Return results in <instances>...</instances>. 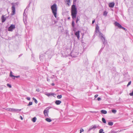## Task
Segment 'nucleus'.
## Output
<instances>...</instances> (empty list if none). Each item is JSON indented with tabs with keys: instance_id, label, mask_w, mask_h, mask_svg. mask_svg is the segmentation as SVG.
I'll return each instance as SVG.
<instances>
[{
	"instance_id": "30",
	"label": "nucleus",
	"mask_w": 133,
	"mask_h": 133,
	"mask_svg": "<svg viewBox=\"0 0 133 133\" xmlns=\"http://www.w3.org/2000/svg\"><path fill=\"white\" fill-rule=\"evenodd\" d=\"M12 72L11 71L10 72V76L11 77H15V76H14V75H12Z\"/></svg>"
},
{
	"instance_id": "39",
	"label": "nucleus",
	"mask_w": 133,
	"mask_h": 133,
	"mask_svg": "<svg viewBox=\"0 0 133 133\" xmlns=\"http://www.w3.org/2000/svg\"><path fill=\"white\" fill-rule=\"evenodd\" d=\"M98 96V95L97 94H96L95 96V98H97Z\"/></svg>"
},
{
	"instance_id": "51",
	"label": "nucleus",
	"mask_w": 133,
	"mask_h": 133,
	"mask_svg": "<svg viewBox=\"0 0 133 133\" xmlns=\"http://www.w3.org/2000/svg\"><path fill=\"white\" fill-rule=\"evenodd\" d=\"M48 52V51H47V52Z\"/></svg>"
},
{
	"instance_id": "22",
	"label": "nucleus",
	"mask_w": 133,
	"mask_h": 133,
	"mask_svg": "<svg viewBox=\"0 0 133 133\" xmlns=\"http://www.w3.org/2000/svg\"><path fill=\"white\" fill-rule=\"evenodd\" d=\"M102 121L104 123H106V121L104 118H102Z\"/></svg>"
},
{
	"instance_id": "11",
	"label": "nucleus",
	"mask_w": 133,
	"mask_h": 133,
	"mask_svg": "<svg viewBox=\"0 0 133 133\" xmlns=\"http://www.w3.org/2000/svg\"><path fill=\"white\" fill-rule=\"evenodd\" d=\"M115 5V3L114 2L111 3L109 4V6L110 7L113 8Z\"/></svg>"
},
{
	"instance_id": "41",
	"label": "nucleus",
	"mask_w": 133,
	"mask_h": 133,
	"mask_svg": "<svg viewBox=\"0 0 133 133\" xmlns=\"http://www.w3.org/2000/svg\"><path fill=\"white\" fill-rule=\"evenodd\" d=\"M19 77H20V76H15V77H16V78H18Z\"/></svg>"
},
{
	"instance_id": "32",
	"label": "nucleus",
	"mask_w": 133,
	"mask_h": 133,
	"mask_svg": "<svg viewBox=\"0 0 133 133\" xmlns=\"http://www.w3.org/2000/svg\"><path fill=\"white\" fill-rule=\"evenodd\" d=\"M32 104V102H30L28 104V105H31Z\"/></svg>"
},
{
	"instance_id": "23",
	"label": "nucleus",
	"mask_w": 133,
	"mask_h": 133,
	"mask_svg": "<svg viewBox=\"0 0 133 133\" xmlns=\"http://www.w3.org/2000/svg\"><path fill=\"white\" fill-rule=\"evenodd\" d=\"M108 124L109 125L112 126L113 124V123L112 122H109L108 123Z\"/></svg>"
},
{
	"instance_id": "18",
	"label": "nucleus",
	"mask_w": 133,
	"mask_h": 133,
	"mask_svg": "<svg viewBox=\"0 0 133 133\" xmlns=\"http://www.w3.org/2000/svg\"><path fill=\"white\" fill-rule=\"evenodd\" d=\"M14 112H19L21 110V109H14Z\"/></svg>"
},
{
	"instance_id": "24",
	"label": "nucleus",
	"mask_w": 133,
	"mask_h": 133,
	"mask_svg": "<svg viewBox=\"0 0 133 133\" xmlns=\"http://www.w3.org/2000/svg\"><path fill=\"white\" fill-rule=\"evenodd\" d=\"M32 99L36 103H37V101L36 99L34 97H33L32 98Z\"/></svg>"
},
{
	"instance_id": "46",
	"label": "nucleus",
	"mask_w": 133,
	"mask_h": 133,
	"mask_svg": "<svg viewBox=\"0 0 133 133\" xmlns=\"http://www.w3.org/2000/svg\"><path fill=\"white\" fill-rule=\"evenodd\" d=\"M51 85H52V86H54V85H55V84H54V83H52L51 84Z\"/></svg>"
},
{
	"instance_id": "42",
	"label": "nucleus",
	"mask_w": 133,
	"mask_h": 133,
	"mask_svg": "<svg viewBox=\"0 0 133 133\" xmlns=\"http://www.w3.org/2000/svg\"><path fill=\"white\" fill-rule=\"evenodd\" d=\"M20 118H21V120H23V117H22L21 116H20Z\"/></svg>"
},
{
	"instance_id": "12",
	"label": "nucleus",
	"mask_w": 133,
	"mask_h": 133,
	"mask_svg": "<svg viewBox=\"0 0 133 133\" xmlns=\"http://www.w3.org/2000/svg\"><path fill=\"white\" fill-rule=\"evenodd\" d=\"M45 94L47 96H48L49 97L51 95L53 96V95H54V94L51 93H49Z\"/></svg>"
},
{
	"instance_id": "50",
	"label": "nucleus",
	"mask_w": 133,
	"mask_h": 133,
	"mask_svg": "<svg viewBox=\"0 0 133 133\" xmlns=\"http://www.w3.org/2000/svg\"><path fill=\"white\" fill-rule=\"evenodd\" d=\"M34 56V55H33V54H32V57H33V56Z\"/></svg>"
},
{
	"instance_id": "16",
	"label": "nucleus",
	"mask_w": 133,
	"mask_h": 133,
	"mask_svg": "<svg viewBox=\"0 0 133 133\" xmlns=\"http://www.w3.org/2000/svg\"><path fill=\"white\" fill-rule=\"evenodd\" d=\"M45 120L48 122H50L52 121L51 119L49 118H47L45 119Z\"/></svg>"
},
{
	"instance_id": "29",
	"label": "nucleus",
	"mask_w": 133,
	"mask_h": 133,
	"mask_svg": "<svg viewBox=\"0 0 133 133\" xmlns=\"http://www.w3.org/2000/svg\"><path fill=\"white\" fill-rule=\"evenodd\" d=\"M107 12L106 11H104L103 13V15L104 16H106L107 15Z\"/></svg>"
},
{
	"instance_id": "10",
	"label": "nucleus",
	"mask_w": 133,
	"mask_h": 133,
	"mask_svg": "<svg viewBox=\"0 0 133 133\" xmlns=\"http://www.w3.org/2000/svg\"><path fill=\"white\" fill-rule=\"evenodd\" d=\"M75 35L78 38V39H79V31L76 32L75 33Z\"/></svg>"
},
{
	"instance_id": "5",
	"label": "nucleus",
	"mask_w": 133,
	"mask_h": 133,
	"mask_svg": "<svg viewBox=\"0 0 133 133\" xmlns=\"http://www.w3.org/2000/svg\"><path fill=\"white\" fill-rule=\"evenodd\" d=\"M12 5H13L12 6V7L11 9L12 10V15H14L15 14V6L14 5V3H12L11 4Z\"/></svg>"
},
{
	"instance_id": "36",
	"label": "nucleus",
	"mask_w": 133,
	"mask_h": 133,
	"mask_svg": "<svg viewBox=\"0 0 133 133\" xmlns=\"http://www.w3.org/2000/svg\"><path fill=\"white\" fill-rule=\"evenodd\" d=\"M97 100L98 101H100L101 100V99L100 98V97H98L97 99Z\"/></svg>"
},
{
	"instance_id": "45",
	"label": "nucleus",
	"mask_w": 133,
	"mask_h": 133,
	"mask_svg": "<svg viewBox=\"0 0 133 133\" xmlns=\"http://www.w3.org/2000/svg\"><path fill=\"white\" fill-rule=\"evenodd\" d=\"M95 20H93L92 21V24L94 23L95 22Z\"/></svg>"
},
{
	"instance_id": "7",
	"label": "nucleus",
	"mask_w": 133,
	"mask_h": 133,
	"mask_svg": "<svg viewBox=\"0 0 133 133\" xmlns=\"http://www.w3.org/2000/svg\"><path fill=\"white\" fill-rule=\"evenodd\" d=\"M71 56L72 57H77L78 54V53L77 52L75 53L72 52L71 53Z\"/></svg>"
},
{
	"instance_id": "35",
	"label": "nucleus",
	"mask_w": 133,
	"mask_h": 133,
	"mask_svg": "<svg viewBox=\"0 0 133 133\" xmlns=\"http://www.w3.org/2000/svg\"><path fill=\"white\" fill-rule=\"evenodd\" d=\"M131 81L129 82L128 83V84H127V86H128L129 85L131 84Z\"/></svg>"
},
{
	"instance_id": "49",
	"label": "nucleus",
	"mask_w": 133,
	"mask_h": 133,
	"mask_svg": "<svg viewBox=\"0 0 133 133\" xmlns=\"http://www.w3.org/2000/svg\"><path fill=\"white\" fill-rule=\"evenodd\" d=\"M70 17H68V19H70Z\"/></svg>"
},
{
	"instance_id": "3",
	"label": "nucleus",
	"mask_w": 133,
	"mask_h": 133,
	"mask_svg": "<svg viewBox=\"0 0 133 133\" xmlns=\"http://www.w3.org/2000/svg\"><path fill=\"white\" fill-rule=\"evenodd\" d=\"M61 52L62 54L64 57L70 55L71 53V50L69 49L64 50V51H62Z\"/></svg>"
},
{
	"instance_id": "15",
	"label": "nucleus",
	"mask_w": 133,
	"mask_h": 133,
	"mask_svg": "<svg viewBox=\"0 0 133 133\" xmlns=\"http://www.w3.org/2000/svg\"><path fill=\"white\" fill-rule=\"evenodd\" d=\"M61 103V102L59 100H57L55 101V103L57 105H59Z\"/></svg>"
},
{
	"instance_id": "1",
	"label": "nucleus",
	"mask_w": 133,
	"mask_h": 133,
	"mask_svg": "<svg viewBox=\"0 0 133 133\" xmlns=\"http://www.w3.org/2000/svg\"><path fill=\"white\" fill-rule=\"evenodd\" d=\"M77 12V9L75 5L74 4L72 5L71 7V13L72 18L73 20L72 21V25L73 27L75 25V22L73 20L75 19L76 17Z\"/></svg>"
},
{
	"instance_id": "38",
	"label": "nucleus",
	"mask_w": 133,
	"mask_h": 133,
	"mask_svg": "<svg viewBox=\"0 0 133 133\" xmlns=\"http://www.w3.org/2000/svg\"><path fill=\"white\" fill-rule=\"evenodd\" d=\"M26 99L28 100H30V98L29 97H27L26 98Z\"/></svg>"
},
{
	"instance_id": "43",
	"label": "nucleus",
	"mask_w": 133,
	"mask_h": 133,
	"mask_svg": "<svg viewBox=\"0 0 133 133\" xmlns=\"http://www.w3.org/2000/svg\"><path fill=\"white\" fill-rule=\"evenodd\" d=\"M96 126H95H95H94L93 127H92V128H95H95H96Z\"/></svg>"
},
{
	"instance_id": "48",
	"label": "nucleus",
	"mask_w": 133,
	"mask_h": 133,
	"mask_svg": "<svg viewBox=\"0 0 133 133\" xmlns=\"http://www.w3.org/2000/svg\"><path fill=\"white\" fill-rule=\"evenodd\" d=\"M47 81H50V80H49V79H47Z\"/></svg>"
},
{
	"instance_id": "34",
	"label": "nucleus",
	"mask_w": 133,
	"mask_h": 133,
	"mask_svg": "<svg viewBox=\"0 0 133 133\" xmlns=\"http://www.w3.org/2000/svg\"><path fill=\"white\" fill-rule=\"evenodd\" d=\"M129 95L130 96H133V90L132 91V92L130 93L129 94Z\"/></svg>"
},
{
	"instance_id": "33",
	"label": "nucleus",
	"mask_w": 133,
	"mask_h": 133,
	"mask_svg": "<svg viewBox=\"0 0 133 133\" xmlns=\"http://www.w3.org/2000/svg\"><path fill=\"white\" fill-rule=\"evenodd\" d=\"M84 131V130L83 129H81L80 130V133H81V132H83Z\"/></svg>"
},
{
	"instance_id": "27",
	"label": "nucleus",
	"mask_w": 133,
	"mask_h": 133,
	"mask_svg": "<svg viewBox=\"0 0 133 133\" xmlns=\"http://www.w3.org/2000/svg\"><path fill=\"white\" fill-rule=\"evenodd\" d=\"M57 97L58 98L60 99L62 97V96L61 95H58L57 96Z\"/></svg>"
},
{
	"instance_id": "26",
	"label": "nucleus",
	"mask_w": 133,
	"mask_h": 133,
	"mask_svg": "<svg viewBox=\"0 0 133 133\" xmlns=\"http://www.w3.org/2000/svg\"><path fill=\"white\" fill-rule=\"evenodd\" d=\"M79 20V18H78V17H77L76 18V23H77L78 22Z\"/></svg>"
},
{
	"instance_id": "47",
	"label": "nucleus",
	"mask_w": 133,
	"mask_h": 133,
	"mask_svg": "<svg viewBox=\"0 0 133 133\" xmlns=\"http://www.w3.org/2000/svg\"><path fill=\"white\" fill-rule=\"evenodd\" d=\"M39 58L40 59V60L41 59V55H39Z\"/></svg>"
},
{
	"instance_id": "19",
	"label": "nucleus",
	"mask_w": 133,
	"mask_h": 133,
	"mask_svg": "<svg viewBox=\"0 0 133 133\" xmlns=\"http://www.w3.org/2000/svg\"><path fill=\"white\" fill-rule=\"evenodd\" d=\"M36 119H37L36 118V117H33L32 118V121L33 122H36Z\"/></svg>"
},
{
	"instance_id": "37",
	"label": "nucleus",
	"mask_w": 133,
	"mask_h": 133,
	"mask_svg": "<svg viewBox=\"0 0 133 133\" xmlns=\"http://www.w3.org/2000/svg\"><path fill=\"white\" fill-rule=\"evenodd\" d=\"M25 10L24 11V13H23V16H25L26 15V13H25Z\"/></svg>"
},
{
	"instance_id": "31",
	"label": "nucleus",
	"mask_w": 133,
	"mask_h": 133,
	"mask_svg": "<svg viewBox=\"0 0 133 133\" xmlns=\"http://www.w3.org/2000/svg\"><path fill=\"white\" fill-rule=\"evenodd\" d=\"M7 85L8 87L10 88H11V85L9 84H7Z\"/></svg>"
},
{
	"instance_id": "9",
	"label": "nucleus",
	"mask_w": 133,
	"mask_h": 133,
	"mask_svg": "<svg viewBox=\"0 0 133 133\" xmlns=\"http://www.w3.org/2000/svg\"><path fill=\"white\" fill-rule=\"evenodd\" d=\"M49 111L48 110H45L43 112L44 114L45 117H48V113Z\"/></svg>"
},
{
	"instance_id": "8",
	"label": "nucleus",
	"mask_w": 133,
	"mask_h": 133,
	"mask_svg": "<svg viewBox=\"0 0 133 133\" xmlns=\"http://www.w3.org/2000/svg\"><path fill=\"white\" fill-rule=\"evenodd\" d=\"M114 24L115 26H117L119 29H121L122 26L121 24L116 22Z\"/></svg>"
},
{
	"instance_id": "20",
	"label": "nucleus",
	"mask_w": 133,
	"mask_h": 133,
	"mask_svg": "<svg viewBox=\"0 0 133 133\" xmlns=\"http://www.w3.org/2000/svg\"><path fill=\"white\" fill-rule=\"evenodd\" d=\"M70 0H66L65 1V2H67V4L69 6L70 5L69 3L70 2Z\"/></svg>"
},
{
	"instance_id": "13",
	"label": "nucleus",
	"mask_w": 133,
	"mask_h": 133,
	"mask_svg": "<svg viewBox=\"0 0 133 133\" xmlns=\"http://www.w3.org/2000/svg\"><path fill=\"white\" fill-rule=\"evenodd\" d=\"M2 22H4L5 20H6V18H5L4 17V15H2Z\"/></svg>"
},
{
	"instance_id": "4",
	"label": "nucleus",
	"mask_w": 133,
	"mask_h": 133,
	"mask_svg": "<svg viewBox=\"0 0 133 133\" xmlns=\"http://www.w3.org/2000/svg\"><path fill=\"white\" fill-rule=\"evenodd\" d=\"M99 35L100 37V38L101 39L103 42V44L105 45L107 43V41L105 40V37L103 34L101 32H99Z\"/></svg>"
},
{
	"instance_id": "28",
	"label": "nucleus",
	"mask_w": 133,
	"mask_h": 133,
	"mask_svg": "<svg viewBox=\"0 0 133 133\" xmlns=\"http://www.w3.org/2000/svg\"><path fill=\"white\" fill-rule=\"evenodd\" d=\"M111 111L114 114L117 111L116 110H112Z\"/></svg>"
},
{
	"instance_id": "17",
	"label": "nucleus",
	"mask_w": 133,
	"mask_h": 133,
	"mask_svg": "<svg viewBox=\"0 0 133 133\" xmlns=\"http://www.w3.org/2000/svg\"><path fill=\"white\" fill-rule=\"evenodd\" d=\"M101 113L102 114H105L107 113V111L106 110H102L101 111Z\"/></svg>"
},
{
	"instance_id": "40",
	"label": "nucleus",
	"mask_w": 133,
	"mask_h": 133,
	"mask_svg": "<svg viewBox=\"0 0 133 133\" xmlns=\"http://www.w3.org/2000/svg\"><path fill=\"white\" fill-rule=\"evenodd\" d=\"M121 29H122L124 30H125V29L123 27H122H122L121 28Z\"/></svg>"
},
{
	"instance_id": "44",
	"label": "nucleus",
	"mask_w": 133,
	"mask_h": 133,
	"mask_svg": "<svg viewBox=\"0 0 133 133\" xmlns=\"http://www.w3.org/2000/svg\"><path fill=\"white\" fill-rule=\"evenodd\" d=\"M36 91H39V89H37L36 90Z\"/></svg>"
},
{
	"instance_id": "14",
	"label": "nucleus",
	"mask_w": 133,
	"mask_h": 133,
	"mask_svg": "<svg viewBox=\"0 0 133 133\" xmlns=\"http://www.w3.org/2000/svg\"><path fill=\"white\" fill-rule=\"evenodd\" d=\"M14 109H6V110H7L10 111L11 112H14Z\"/></svg>"
},
{
	"instance_id": "21",
	"label": "nucleus",
	"mask_w": 133,
	"mask_h": 133,
	"mask_svg": "<svg viewBox=\"0 0 133 133\" xmlns=\"http://www.w3.org/2000/svg\"><path fill=\"white\" fill-rule=\"evenodd\" d=\"M99 28L98 25H97L96 26V32L99 31Z\"/></svg>"
},
{
	"instance_id": "25",
	"label": "nucleus",
	"mask_w": 133,
	"mask_h": 133,
	"mask_svg": "<svg viewBox=\"0 0 133 133\" xmlns=\"http://www.w3.org/2000/svg\"><path fill=\"white\" fill-rule=\"evenodd\" d=\"M103 129H100L99 131V133H104V132L103 131Z\"/></svg>"
},
{
	"instance_id": "6",
	"label": "nucleus",
	"mask_w": 133,
	"mask_h": 133,
	"mask_svg": "<svg viewBox=\"0 0 133 133\" xmlns=\"http://www.w3.org/2000/svg\"><path fill=\"white\" fill-rule=\"evenodd\" d=\"M15 25H14L11 24L9 27L8 30L9 31H12L13 30L15 29Z\"/></svg>"
},
{
	"instance_id": "2",
	"label": "nucleus",
	"mask_w": 133,
	"mask_h": 133,
	"mask_svg": "<svg viewBox=\"0 0 133 133\" xmlns=\"http://www.w3.org/2000/svg\"><path fill=\"white\" fill-rule=\"evenodd\" d=\"M51 9L54 17L57 18V4L55 3L51 6Z\"/></svg>"
}]
</instances>
